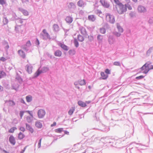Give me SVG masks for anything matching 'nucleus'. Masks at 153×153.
Segmentation results:
<instances>
[{
    "label": "nucleus",
    "mask_w": 153,
    "mask_h": 153,
    "mask_svg": "<svg viewBox=\"0 0 153 153\" xmlns=\"http://www.w3.org/2000/svg\"><path fill=\"white\" fill-rule=\"evenodd\" d=\"M140 69L143 71V73L146 74L150 70L153 69V65L151 63L148 62L142 66Z\"/></svg>",
    "instance_id": "1"
},
{
    "label": "nucleus",
    "mask_w": 153,
    "mask_h": 153,
    "mask_svg": "<svg viewBox=\"0 0 153 153\" xmlns=\"http://www.w3.org/2000/svg\"><path fill=\"white\" fill-rule=\"evenodd\" d=\"M116 8L118 13L120 14L123 13L127 11L126 7L123 4L119 6H117Z\"/></svg>",
    "instance_id": "2"
},
{
    "label": "nucleus",
    "mask_w": 153,
    "mask_h": 153,
    "mask_svg": "<svg viewBox=\"0 0 153 153\" xmlns=\"http://www.w3.org/2000/svg\"><path fill=\"white\" fill-rule=\"evenodd\" d=\"M106 20L111 23H114L115 22V19L114 16L109 13L106 15Z\"/></svg>",
    "instance_id": "3"
},
{
    "label": "nucleus",
    "mask_w": 153,
    "mask_h": 153,
    "mask_svg": "<svg viewBox=\"0 0 153 153\" xmlns=\"http://www.w3.org/2000/svg\"><path fill=\"white\" fill-rule=\"evenodd\" d=\"M85 81L84 79L82 80H79L78 81L75 82L74 83V84L75 85L76 87L78 89H79V87L77 86L79 84L80 85L82 86L85 85Z\"/></svg>",
    "instance_id": "4"
},
{
    "label": "nucleus",
    "mask_w": 153,
    "mask_h": 153,
    "mask_svg": "<svg viewBox=\"0 0 153 153\" xmlns=\"http://www.w3.org/2000/svg\"><path fill=\"white\" fill-rule=\"evenodd\" d=\"M117 27L119 30V32H114V34L117 37L120 36L121 35V33H122L123 32V29L118 24H117Z\"/></svg>",
    "instance_id": "5"
},
{
    "label": "nucleus",
    "mask_w": 153,
    "mask_h": 153,
    "mask_svg": "<svg viewBox=\"0 0 153 153\" xmlns=\"http://www.w3.org/2000/svg\"><path fill=\"white\" fill-rule=\"evenodd\" d=\"M100 2L102 6L105 8H108L110 7V4L105 0H100Z\"/></svg>",
    "instance_id": "6"
},
{
    "label": "nucleus",
    "mask_w": 153,
    "mask_h": 153,
    "mask_svg": "<svg viewBox=\"0 0 153 153\" xmlns=\"http://www.w3.org/2000/svg\"><path fill=\"white\" fill-rule=\"evenodd\" d=\"M45 111L43 109H40L38 112V115L40 118H42L45 114Z\"/></svg>",
    "instance_id": "7"
},
{
    "label": "nucleus",
    "mask_w": 153,
    "mask_h": 153,
    "mask_svg": "<svg viewBox=\"0 0 153 153\" xmlns=\"http://www.w3.org/2000/svg\"><path fill=\"white\" fill-rule=\"evenodd\" d=\"M58 45L63 50L65 51H68L69 50L68 47L62 42L58 43Z\"/></svg>",
    "instance_id": "8"
},
{
    "label": "nucleus",
    "mask_w": 153,
    "mask_h": 153,
    "mask_svg": "<svg viewBox=\"0 0 153 153\" xmlns=\"http://www.w3.org/2000/svg\"><path fill=\"white\" fill-rule=\"evenodd\" d=\"M33 68V66L30 65H27L25 66L26 70L29 74H31L32 73Z\"/></svg>",
    "instance_id": "9"
},
{
    "label": "nucleus",
    "mask_w": 153,
    "mask_h": 153,
    "mask_svg": "<svg viewBox=\"0 0 153 153\" xmlns=\"http://www.w3.org/2000/svg\"><path fill=\"white\" fill-rule=\"evenodd\" d=\"M54 54L55 56L58 57H60L62 56V53L60 50H57L54 52Z\"/></svg>",
    "instance_id": "10"
},
{
    "label": "nucleus",
    "mask_w": 153,
    "mask_h": 153,
    "mask_svg": "<svg viewBox=\"0 0 153 153\" xmlns=\"http://www.w3.org/2000/svg\"><path fill=\"white\" fill-rule=\"evenodd\" d=\"M80 33L84 36H86L87 33L85 29L83 27H81L79 29Z\"/></svg>",
    "instance_id": "11"
},
{
    "label": "nucleus",
    "mask_w": 153,
    "mask_h": 153,
    "mask_svg": "<svg viewBox=\"0 0 153 153\" xmlns=\"http://www.w3.org/2000/svg\"><path fill=\"white\" fill-rule=\"evenodd\" d=\"M18 52L19 55L23 58L25 59L26 57L25 53L22 50H19Z\"/></svg>",
    "instance_id": "12"
},
{
    "label": "nucleus",
    "mask_w": 153,
    "mask_h": 153,
    "mask_svg": "<svg viewBox=\"0 0 153 153\" xmlns=\"http://www.w3.org/2000/svg\"><path fill=\"white\" fill-rule=\"evenodd\" d=\"M9 140L10 143L12 145H14L15 144L16 141L15 139L13 136L11 135L10 136L9 138Z\"/></svg>",
    "instance_id": "13"
},
{
    "label": "nucleus",
    "mask_w": 153,
    "mask_h": 153,
    "mask_svg": "<svg viewBox=\"0 0 153 153\" xmlns=\"http://www.w3.org/2000/svg\"><path fill=\"white\" fill-rule=\"evenodd\" d=\"M96 17L93 15H89L88 16V20L94 22L96 20Z\"/></svg>",
    "instance_id": "14"
},
{
    "label": "nucleus",
    "mask_w": 153,
    "mask_h": 153,
    "mask_svg": "<svg viewBox=\"0 0 153 153\" xmlns=\"http://www.w3.org/2000/svg\"><path fill=\"white\" fill-rule=\"evenodd\" d=\"M85 3L83 1V0H79L77 3V4L79 7H82L84 6L85 5Z\"/></svg>",
    "instance_id": "15"
},
{
    "label": "nucleus",
    "mask_w": 153,
    "mask_h": 153,
    "mask_svg": "<svg viewBox=\"0 0 153 153\" xmlns=\"http://www.w3.org/2000/svg\"><path fill=\"white\" fill-rule=\"evenodd\" d=\"M138 10L140 13L144 12L146 11V8L142 6H139L138 7Z\"/></svg>",
    "instance_id": "16"
},
{
    "label": "nucleus",
    "mask_w": 153,
    "mask_h": 153,
    "mask_svg": "<svg viewBox=\"0 0 153 153\" xmlns=\"http://www.w3.org/2000/svg\"><path fill=\"white\" fill-rule=\"evenodd\" d=\"M42 73V71L41 70L38 69L34 74V77L35 78L37 77Z\"/></svg>",
    "instance_id": "17"
},
{
    "label": "nucleus",
    "mask_w": 153,
    "mask_h": 153,
    "mask_svg": "<svg viewBox=\"0 0 153 153\" xmlns=\"http://www.w3.org/2000/svg\"><path fill=\"white\" fill-rule=\"evenodd\" d=\"M65 20L67 23L70 24L73 21V18L71 16H68L66 17Z\"/></svg>",
    "instance_id": "18"
},
{
    "label": "nucleus",
    "mask_w": 153,
    "mask_h": 153,
    "mask_svg": "<svg viewBox=\"0 0 153 153\" xmlns=\"http://www.w3.org/2000/svg\"><path fill=\"white\" fill-rule=\"evenodd\" d=\"M35 126L38 128H41L42 127V123L39 121H36L35 123Z\"/></svg>",
    "instance_id": "19"
},
{
    "label": "nucleus",
    "mask_w": 153,
    "mask_h": 153,
    "mask_svg": "<svg viewBox=\"0 0 153 153\" xmlns=\"http://www.w3.org/2000/svg\"><path fill=\"white\" fill-rule=\"evenodd\" d=\"M26 128L31 133H33V132L34 130L29 125L27 124H26Z\"/></svg>",
    "instance_id": "20"
},
{
    "label": "nucleus",
    "mask_w": 153,
    "mask_h": 153,
    "mask_svg": "<svg viewBox=\"0 0 153 153\" xmlns=\"http://www.w3.org/2000/svg\"><path fill=\"white\" fill-rule=\"evenodd\" d=\"M102 79H105L107 78L108 75L107 74H105L103 72H101L100 73Z\"/></svg>",
    "instance_id": "21"
},
{
    "label": "nucleus",
    "mask_w": 153,
    "mask_h": 153,
    "mask_svg": "<svg viewBox=\"0 0 153 153\" xmlns=\"http://www.w3.org/2000/svg\"><path fill=\"white\" fill-rule=\"evenodd\" d=\"M78 104L80 106L84 107L86 106L85 103L81 101H79L78 102Z\"/></svg>",
    "instance_id": "22"
},
{
    "label": "nucleus",
    "mask_w": 153,
    "mask_h": 153,
    "mask_svg": "<svg viewBox=\"0 0 153 153\" xmlns=\"http://www.w3.org/2000/svg\"><path fill=\"white\" fill-rule=\"evenodd\" d=\"M25 137V135L21 132H20L18 134V138L19 140L23 139Z\"/></svg>",
    "instance_id": "23"
},
{
    "label": "nucleus",
    "mask_w": 153,
    "mask_h": 153,
    "mask_svg": "<svg viewBox=\"0 0 153 153\" xmlns=\"http://www.w3.org/2000/svg\"><path fill=\"white\" fill-rule=\"evenodd\" d=\"M53 28L54 30L55 31H57L59 30V27L58 25L57 24H54Z\"/></svg>",
    "instance_id": "24"
},
{
    "label": "nucleus",
    "mask_w": 153,
    "mask_h": 153,
    "mask_svg": "<svg viewBox=\"0 0 153 153\" xmlns=\"http://www.w3.org/2000/svg\"><path fill=\"white\" fill-rule=\"evenodd\" d=\"M43 33L44 34V36H46L47 39L50 38V36L48 33L46 32V30L45 29L43 30L42 31Z\"/></svg>",
    "instance_id": "25"
},
{
    "label": "nucleus",
    "mask_w": 153,
    "mask_h": 153,
    "mask_svg": "<svg viewBox=\"0 0 153 153\" xmlns=\"http://www.w3.org/2000/svg\"><path fill=\"white\" fill-rule=\"evenodd\" d=\"M75 108L74 107H72L71 109H70L68 111V113L70 115H71L74 111H75Z\"/></svg>",
    "instance_id": "26"
},
{
    "label": "nucleus",
    "mask_w": 153,
    "mask_h": 153,
    "mask_svg": "<svg viewBox=\"0 0 153 153\" xmlns=\"http://www.w3.org/2000/svg\"><path fill=\"white\" fill-rule=\"evenodd\" d=\"M78 39L79 41L81 42H82L84 39V37L80 35L78 36Z\"/></svg>",
    "instance_id": "27"
},
{
    "label": "nucleus",
    "mask_w": 153,
    "mask_h": 153,
    "mask_svg": "<svg viewBox=\"0 0 153 153\" xmlns=\"http://www.w3.org/2000/svg\"><path fill=\"white\" fill-rule=\"evenodd\" d=\"M68 7L69 8L71 9L72 8H74L75 7V5L74 3L71 2L68 5Z\"/></svg>",
    "instance_id": "28"
},
{
    "label": "nucleus",
    "mask_w": 153,
    "mask_h": 153,
    "mask_svg": "<svg viewBox=\"0 0 153 153\" xmlns=\"http://www.w3.org/2000/svg\"><path fill=\"white\" fill-rule=\"evenodd\" d=\"M32 97L31 96H28L26 97V100L27 102H31L32 100Z\"/></svg>",
    "instance_id": "29"
},
{
    "label": "nucleus",
    "mask_w": 153,
    "mask_h": 153,
    "mask_svg": "<svg viewBox=\"0 0 153 153\" xmlns=\"http://www.w3.org/2000/svg\"><path fill=\"white\" fill-rule=\"evenodd\" d=\"M69 54L71 55H73L75 54V51L74 50H70L68 51Z\"/></svg>",
    "instance_id": "30"
},
{
    "label": "nucleus",
    "mask_w": 153,
    "mask_h": 153,
    "mask_svg": "<svg viewBox=\"0 0 153 153\" xmlns=\"http://www.w3.org/2000/svg\"><path fill=\"white\" fill-rule=\"evenodd\" d=\"M63 130V128H59L58 129H56L55 130V132L58 133H60Z\"/></svg>",
    "instance_id": "31"
},
{
    "label": "nucleus",
    "mask_w": 153,
    "mask_h": 153,
    "mask_svg": "<svg viewBox=\"0 0 153 153\" xmlns=\"http://www.w3.org/2000/svg\"><path fill=\"white\" fill-rule=\"evenodd\" d=\"M16 129V128L15 127H13L10 128L9 130V133H13L15 130Z\"/></svg>",
    "instance_id": "32"
},
{
    "label": "nucleus",
    "mask_w": 153,
    "mask_h": 153,
    "mask_svg": "<svg viewBox=\"0 0 153 153\" xmlns=\"http://www.w3.org/2000/svg\"><path fill=\"white\" fill-rule=\"evenodd\" d=\"M22 12L23 14L25 16H27L29 14L28 12L26 10H23L22 11Z\"/></svg>",
    "instance_id": "33"
},
{
    "label": "nucleus",
    "mask_w": 153,
    "mask_h": 153,
    "mask_svg": "<svg viewBox=\"0 0 153 153\" xmlns=\"http://www.w3.org/2000/svg\"><path fill=\"white\" fill-rule=\"evenodd\" d=\"M8 20L6 18H4L3 19V22L4 25H6L8 23Z\"/></svg>",
    "instance_id": "34"
},
{
    "label": "nucleus",
    "mask_w": 153,
    "mask_h": 153,
    "mask_svg": "<svg viewBox=\"0 0 153 153\" xmlns=\"http://www.w3.org/2000/svg\"><path fill=\"white\" fill-rule=\"evenodd\" d=\"M74 43L75 46L76 47H78L79 46V43L76 39H75L74 40Z\"/></svg>",
    "instance_id": "35"
},
{
    "label": "nucleus",
    "mask_w": 153,
    "mask_h": 153,
    "mask_svg": "<svg viewBox=\"0 0 153 153\" xmlns=\"http://www.w3.org/2000/svg\"><path fill=\"white\" fill-rule=\"evenodd\" d=\"M100 32L102 34H104L105 33L106 30L105 28L102 27L100 29Z\"/></svg>",
    "instance_id": "36"
},
{
    "label": "nucleus",
    "mask_w": 153,
    "mask_h": 153,
    "mask_svg": "<svg viewBox=\"0 0 153 153\" xmlns=\"http://www.w3.org/2000/svg\"><path fill=\"white\" fill-rule=\"evenodd\" d=\"M33 118H32L31 117H27L26 118V120L27 122L28 123H30L32 121V119Z\"/></svg>",
    "instance_id": "37"
},
{
    "label": "nucleus",
    "mask_w": 153,
    "mask_h": 153,
    "mask_svg": "<svg viewBox=\"0 0 153 153\" xmlns=\"http://www.w3.org/2000/svg\"><path fill=\"white\" fill-rule=\"evenodd\" d=\"M114 1L117 4V6H119L122 4L119 0H114Z\"/></svg>",
    "instance_id": "38"
},
{
    "label": "nucleus",
    "mask_w": 153,
    "mask_h": 153,
    "mask_svg": "<svg viewBox=\"0 0 153 153\" xmlns=\"http://www.w3.org/2000/svg\"><path fill=\"white\" fill-rule=\"evenodd\" d=\"M8 102L9 103V105L10 106H13L15 105V102L13 101L10 100L8 101Z\"/></svg>",
    "instance_id": "39"
},
{
    "label": "nucleus",
    "mask_w": 153,
    "mask_h": 153,
    "mask_svg": "<svg viewBox=\"0 0 153 153\" xmlns=\"http://www.w3.org/2000/svg\"><path fill=\"white\" fill-rule=\"evenodd\" d=\"M125 5L126 7V8H127L129 10H131L132 9V7L129 4H125Z\"/></svg>",
    "instance_id": "40"
},
{
    "label": "nucleus",
    "mask_w": 153,
    "mask_h": 153,
    "mask_svg": "<svg viewBox=\"0 0 153 153\" xmlns=\"http://www.w3.org/2000/svg\"><path fill=\"white\" fill-rule=\"evenodd\" d=\"M31 45V43L30 41H28L26 43L25 46L27 47H29Z\"/></svg>",
    "instance_id": "41"
},
{
    "label": "nucleus",
    "mask_w": 153,
    "mask_h": 153,
    "mask_svg": "<svg viewBox=\"0 0 153 153\" xmlns=\"http://www.w3.org/2000/svg\"><path fill=\"white\" fill-rule=\"evenodd\" d=\"M0 74H1L0 76H2V77L4 76H6V74L3 71H0Z\"/></svg>",
    "instance_id": "42"
},
{
    "label": "nucleus",
    "mask_w": 153,
    "mask_h": 153,
    "mask_svg": "<svg viewBox=\"0 0 153 153\" xmlns=\"http://www.w3.org/2000/svg\"><path fill=\"white\" fill-rule=\"evenodd\" d=\"M114 65L116 66H120V63L119 62H115L114 63Z\"/></svg>",
    "instance_id": "43"
},
{
    "label": "nucleus",
    "mask_w": 153,
    "mask_h": 153,
    "mask_svg": "<svg viewBox=\"0 0 153 153\" xmlns=\"http://www.w3.org/2000/svg\"><path fill=\"white\" fill-rule=\"evenodd\" d=\"M25 112V111H21L20 112V115L21 117V118H22L23 115L24 113Z\"/></svg>",
    "instance_id": "44"
},
{
    "label": "nucleus",
    "mask_w": 153,
    "mask_h": 153,
    "mask_svg": "<svg viewBox=\"0 0 153 153\" xmlns=\"http://www.w3.org/2000/svg\"><path fill=\"white\" fill-rule=\"evenodd\" d=\"M105 72L107 74H110V71L108 69H106L105 71Z\"/></svg>",
    "instance_id": "45"
},
{
    "label": "nucleus",
    "mask_w": 153,
    "mask_h": 153,
    "mask_svg": "<svg viewBox=\"0 0 153 153\" xmlns=\"http://www.w3.org/2000/svg\"><path fill=\"white\" fill-rule=\"evenodd\" d=\"M25 112H27L28 113L31 117L32 118H33V115L32 113H31V111H25Z\"/></svg>",
    "instance_id": "46"
},
{
    "label": "nucleus",
    "mask_w": 153,
    "mask_h": 153,
    "mask_svg": "<svg viewBox=\"0 0 153 153\" xmlns=\"http://www.w3.org/2000/svg\"><path fill=\"white\" fill-rule=\"evenodd\" d=\"M144 77V76L143 75H141L137 77L136 78L137 79H142Z\"/></svg>",
    "instance_id": "47"
},
{
    "label": "nucleus",
    "mask_w": 153,
    "mask_h": 153,
    "mask_svg": "<svg viewBox=\"0 0 153 153\" xmlns=\"http://www.w3.org/2000/svg\"><path fill=\"white\" fill-rule=\"evenodd\" d=\"M97 38L98 40H101L102 39L101 36L100 35H99L97 36Z\"/></svg>",
    "instance_id": "48"
},
{
    "label": "nucleus",
    "mask_w": 153,
    "mask_h": 153,
    "mask_svg": "<svg viewBox=\"0 0 153 153\" xmlns=\"http://www.w3.org/2000/svg\"><path fill=\"white\" fill-rule=\"evenodd\" d=\"M5 2L4 0H0V4L2 5L5 4Z\"/></svg>",
    "instance_id": "49"
},
{
    "label": "nucleus",
    "mask_w": 153,
    "mask_h": 153,
    "mask_svg": "<svg viewBox=\"0 0 153 153\" xmlns=\"http://www.w3.org/2000/svg\"><path fill=\"white\" fill-rule=\"evenodd\" d=\"M42 140V139L41 138L40 140L39 141L38 144V148H39L41 147Z\"/></svg>",
    "instance_id": "50"
},
{
    "label": "nucleus",
    "mask_w": 153,
    "mask_h": 153,
    "mask_svg": "<svg viewBox=\"0 0 153 153\" xmlns=\"http://www.w3.org/2000/svg\"><path fill=\"white\" fill-rule=\"evenodd\" d=\"M6 59L4 57H2L0 59V60H1L3 62H4L6 60Z\"/></svg>",
    "instance_id": "51"
},
{
    "label": "nucleus",
    "mask_w": 153,
    "mask_h": 153,
    "mask_svg": "<svg viewBox=\"0 0 153 153\" xmlns=\"http://www.w3.org/2000/svg\"><path fill=\"white\" fill-rule=\"evenodd\" d=\"M19 129L22 131H24L25 130V128L24 127H21Z\"/></svg>",
    "instance_id": "52"
},
{
    "label": "nucleus",
    "mask_w": 153,
    "mask_h": 153,
    "mask_svg": "<svg viewBox=\"0 0 153 153\" xmlns=\"http://www.w3.org/2000/svg\"><path fill=\"white\" fill-rule=\"evenodd\" d=\"M27 47L26 46L24 45L23 47H22V48L25 51H27L28 50L27 49Z\"/></svg>",
    "instance_id": "53"
},
{
    "label": "nucleus",
    "mask_w": 153,
    "mask_h": 153,
    "mask_svg": "<svg viewBox=\"0 0 153 153\" xmlns=\"http://www.w3.org/2000/svg\"><path fill=\"white\" fill-rule=\"evenodd\" d=\"M56 123L55 122H54L51 125V127L56 126Z\"/></svg>",
    "instance_id": "54"
},
{
    "label": "nucleus",
    "mask_w": 153,
    "mask_h": 153,
    "mask_svg": "<svg viewBox=\"0 0 153 153\" xmlns=\"http://www.w3.org/2000/svg\"><path fill=\"white\" fill-rule=\"evenodd\" d=\"M23 3H26L28 1V0H22Z\"/></svg>",
    "instance_id": "55"
},
{
    "label": "nucleus",
    "mask_w": 153,
    "mask_h": 153,
    "mask_svg": "<svg viewBox=\"0 0 153 153\" xmlns=\"http://www.w3.org/2000/svg\"><path fill=\"white\" fill-rule=\"evenodd\" d=\"M21 102L22 103H23L24 104L25 103V101L23 99H21Z\"/></svg>",
    "instance_id": "56"
},
{
    "label": "nucleus",
    "mask_w": 153,
    "mask_h": 153,
    "mask_svg": "<svg viewBox=\"0 0 153 153\" xmlns=\"http://www.w3.org/2000/svg\"><path fill=\"white\" fill-rule=\"evenodd\" d=\"M64 133L65 134H69V132H68L67 131H64Z\"/></svg>",
    "instance_id": "57"
},
{
    "label": "nucleus",
    "mask_w": 153,
    "mask_h": 153,
    "mask_svg": "<svg viewBox=\"0 0 153 153\" xmlns=\"http://www.w3.org/2000/svg\"><path fill=\"white\" fill-rule=\"evenodd\" d=\"M3 90V87L0 85V91H2Z\"/></svg>",
    "instance_id": "58"
},
{
    "label": "nucleus",
    "mask_w": 153,
    "mask_h": 153,
    "mask_svg": "<svg viewBox=\"0 0 153 153\" xmlns=\"http://www.w3.org/2000/svg\"><path fill=\"white\" fill-rule=\"evenodd\" d=\"M6 47L7 48H9V46L7 44H6Z\"/></svg>",
    "instance_id": "59"
},
{
    "label": "nucleus",
    "mask_w": 153,
    "mask_h": 153,
    "mask_svg": "<svg viewBox=\"0 0 153 153\" xmlns=\"http://www.w3.org/2000/svg\"><path fill=\"white\" fill-rule=\"evenodd\" d=\"M125 1L128 2L130 1V0H125Z\"/></svg>",
    "instance_id": "60"
},
{
    "label": "nucleus",
    "mask_w": 153,
    "mask_h": 153,
    "mask_svg": "<svg viewBox=\"0 0 153 153\" xmlns=\"http://www.w3.org/2000/svg\"><path fill=\"white\" fill-rule=\"evenodd\" d=\"M137 0H133V1L135 2H137Z\"/></svg>",
    "instance_id": "61"
},
{
    "label": "nucleus",
    "mask_w": 153,
    "mask_h": 153,
    "mask_svg": "<svg viewBox=\"0 0 153 153\" xmlns=\"http://www.w3.org/2000/svg\"><path fill=\"white\" fill-rule=\"evenodd\" d=\"M37 42H38V44H39V42L38 39H37Z\"/></svg>",
    "instance_id": "62"
},
{
    "label": "nucleus",
    "mask_w": 153,
    "mask_h": 153,
    "mask_svg": "<svg viewBox=\"0 0 153 153\" xmlns=\"http://www.w3.org/2000/svg\"><path fill=\"white\" fill-rule=\"evenodd\" d=\"M4 152L5 153H9L8 152H7L6 151H4Z\"/></svg>",
    "instance_id": "63"
},
{
    "label": "nucleus",
    "mask_w": 153,
    "mask_h": 153,
    "mask_svg": "<svg viewBox=\"0 0 153 153\" xmlns=\"http://www.w3.org/2000/svg\"><path fill=\"white\" fill-rule=\"evenodd\" d=\"M88 88H89V89H91V86H88Z\"/></svg>",
    "instance_id": "64"
}]
</instances>
